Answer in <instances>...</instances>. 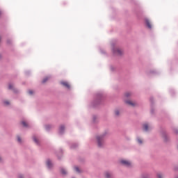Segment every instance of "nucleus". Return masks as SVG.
Listing matches in <instances>:
<instances>
[{"label":"nucleus","instance_id":"1","mask_svg":"<svg viewBox=\"0 0 178 178\" xmlns=\"http://www.w3.org/2000/svg\"><path fill=\"white\" fill-rule=\"evenodd\" d=\"M98 147L104 145V136H97Z\"/></svg>","mask_w":178,"mask_h":178},{"label":"nucleus","instance_id":"2","mask_svg":"<svg viewBox=\"0 0 178 178\" xmlns=\"http://www.w3.org/2000/svg\"><path fill=\"white\" fill-rule=\"evenodd\" d=\"M113 52L114 55H122L123 54V51L119 48H115L113 49Z\"/></svg>","mask_w":178,"mask_h":178},{"label":"nucleus","instance_id":"3","mask_svg":"<svg viewBox=\"0 0 178 178\" xmlns=\"http://www.w3.org/2000/svg\"><path fill=\"white\" fill-rule=\"evenodd\" d=\"M121 163L124 165V166L130 167L131 166V162L127 161V160H122Z\"/></svg>","mask_w":178,"mask_h":178},{"label":"nucleus","instance_id":"4","mask_svg":"<svg viewBox=\"0 0 178 178\" xmlns=\"http://www.w3.org/2000/svg\"><path fill=\"white\" fill-rule=\"evenodd\" d=\"M60 83L62 84V86H63L66 88H70V85L69 84V83L66 81H61Z\"/></svg>","mask_w":178,"mask_h":178},{"label":"nucleus","instance_id":"5","mask_svg":"<svg viewBox=\"0 0 178 178\" xmlns=\"http://www.w3.org/2000/svg\"><path fill=\"white\" fill-rule=\"evenodd\" d=\"M126 104H127L128 105H130L131 106H136V102H133L130 100L127 101Z\"/></svg>","mask_w":178,"mask_h":178},{"label":"nucleus","instance_id":"6","mask_svg":"<svg viewBox=\"0 0 178 178\" xmlns=\"http://www.w3.org/2000/svg\"><path fill=\"white\" fill-rule=\"evenodd\" d=\"M145 23L149 29H152V25H151V22L148 19H145Z\"/></svg>","mask_w":178,"mask_h":178},{"label":"nucleus","instance_id":"7","mask_svg":"<svg viewBox=\"0 0 178 178\" xmlns=\"http://www.w3.org/2000/svg\"><path fill=\"white\" fill-rule=\"evenodd\" d=\"M47 166L49 168H52V162H51V160L47 161Z\"/></svg>","mask_w":178,"mask_h":178},{"label":"nucleus","instance_id":"8","mask_svg":"<svg viewBox=\"0 0 178 178\" xmlns=\"http://www.w3.org/2000/svg\"><path fill=\"white\" fill-rule=\"evenodd\" d=\"M148 129H149L148 124H144L143 129L145 130V131H148Z\"/></svg>","mask_w":178,"mask_h":178},{"label":"nucleus","instance_id":"9","mask_svg":"<svg viewBox=\"0 0 178 178\" xmlns=\"http://www.w3.org/2000/svg\"><path fill=\"white\" fill-rule=\"evenodd\" d=\"M106 178H111L112 177V173L109 172H106Z\"/></svg>","mask_w":178,"mask_h":178},{"label":"nucleus","instance_id":"10","mask_svg":"<svg viewBox=\"0 0 178 178\" xmlns=\"http://www.w3.org/2000/svg\"><path fill=\"white\" fill-rule=\"evenodd\" d=\"M65 130V127L63 125L60 127L59 132L63 133V131Z\"/></svg>","mask_w":178,"mask_h":178},{"label":"nucleus","instance_id":"11","mask_svg":"<svg viewBox=\"0 0 178 178\" xmlns=\"http://www.w3.org/2000/svg\"><path fill=\"white\" fill-rule=\"evenodd\" d=\"M49 79V76L45 77V78L42 80V83H47V81H48Z\"/></svg>","mask_w":178,"mask_h":178},{"label":"nucleus","instance_id":"12","mask_svg":"<svg viewBox=\"0 0 178 178\" xmlns=\"http://www.w3.org/2000/svg\"><path fill=\"white\" fill-rule=\"evenodd\" d=\"M60 172H61L62 175H66V173H67L66 170L63 168H61Z\"/></svg>","mask_w":178,"mask_h":178},{"label":"nucleus","instance_id":"13","mask_svg":"<svg viewBox=\"0 0 178 178\" xmlns=\"http://www.w3.org/2000/svg\"><path fill=\"white\" fill-rule=\"evenodd\" d=\"M22 124L24 126V127H27L28 124L27 122L22 121Z\"/></svg>","mask_w":178,"mask_h":178},{"label":"nucleus","instance_id":"14","mask_svg":"<svg viewBox=\"0 0 178 178\" xmlns=\"http://www.w3.org/2000/svg\"><path fill=\"white\" fill-rule=\"evenodd\" d=\"M8 88H9V90H13V85L12 83H10L8 85Z\"/></svg>","mask_w":178,"mask_h":178},{"label":"nucleus","instance_id":"15","mask_svg":"<svg viewBox=\"0 0 178 178\" xmlns=\"http://www.w3.org/2000/svg\"><path fill=\"white\" fill-rule=\"evenodd\" d=\"M130 95H131V93H130V92H126V93L124 94V96L127 97V98L128 97H130Z\"/></svg>","mask_w":178,"mask_h":178},{"label":"nucleus","instance_id":"16","mask_svg":"<svg viewBox=\"0 0 178 178\" xmlns=\"http://www.w3.org/2000/svg\"><path fill=\"white\" fill-rule=\"evenodd\" d=\"M74 169L76 172H77V173H80V169L79 168V167H75Z\"/></svg>","mask_w":178,"mask_h":178},{"label":"nucleus","instance_id":"17","mask_svg":"<svg viewBox=\"0 0 178 178\" xmlns=\"http://www.w3.org/2000/svg\"><path fill=\"white\" fill-rule=\"evenodd\" d=\"M33 141H35L36 144H38V140L37 139V138L33 137Z\"/></svg>","mask_w":178,"mask_h":178},{"label":"nucleus","instance_id":"18","mask_svg":"<svg viewBox=\"0 0 178 178\" xmlns=\"http://www.w3.org/2000/svg\"><path fill=\"white\" fill-rule=\"evenodd\" d=\"M7 44H8V45H10V44H12V40H7Z\"/></svg>","mask_w":178,"mask_h":178},{"label":"nucleus","instance_id":"19","mask_svg":"<svg viewBox=\"0 0 178 178\" xmlns=\"http://www.w3.org/2000/svg\"><path fill=\"white\" fill-rule=\"evenodd\" d=\"M138 143L139 144H143V140L141 139H140V138H138Z\"/></svg>","mask_w":178,"mask_h":178},{"label":"nucleus","instance_id":"20","mask_svg":"<svg viewBox=\"0 0 178 178\" xmlns=\"http://www.w3.org/2000/svg\"><path fill=\"white\" fill-rule=\"evenodd\" d=\"M157 177H158V178H162V174L158 173V174H157Z\"/></svg>","mask_w":178,"mask_h":178},{"label":"nucleus","instance_id":"21","mask_svg":"<svg viewBox=\"0 0 178 178\" xmlns=\"http://www.w3.org/2000/svg\"><path fill=\"white\" fill-rule=\"evenodd\" d=\"M115 114L116 115V116H119V111L116 110L115 111Z\"/></svg>","mask_w":178,"mask_h":178},{"label":"nucleus","instance_id":"22","mask_svg":"<svg viewBox=\"0 0 178 178\" xmlns=\"http://www.w3.org/2000/svg\"><path fill=\"white\" fill-rule=\"evenodd\" d=\"M17 141L19 143H22V139L20 138V136H17Z\"/></svg>","mask_w":178,"mask_h":178},{"label":"nucleus","instance_id":"23","mask_svg":"<svg viewBox=\"0 0 178 178\" xmlns=\"http://www.w3.org/2000/svg\"><path fill=\"white\" fill-rule=\"evenodd\" d=\"M29 94H30L31 95H33V94H34V92L33 90H29Z\"/></svg>","mask_w":178,"mask_h":178},{"label":"nucleus","instance_id":"24","mask_svg":"<svg viewBox=\"0 0 178 178\" xmlns=\"http://www.w3.org/2000/svg\"><path fill=\"white\" fill-rule=\"evenodd\" d=\"M4 104H5L6 105H9V102L5 101V102H4Z\"/></svg>","mask_w":178,"mask_h":178},{"label":"nucleus","instance_id":"25","mask_svg":"<svg viewBox=\"0 0 178 178\" xmlns=\"http://www.w3.org/2000/svg\"><path fill=\"white\" fill-rule=\"evenodd\" d=\"M19 178H23V175H19Z\"/></svg>","mask_w":178,"mask_h":178},{"label":"nucleus","instance_id":"26","mask_svg":"<svg viewBox=\"0 0 178 178\" xmlns=\"http://www.w3.org/2000/svg\"><path fill=\"white\" fill-rule=\"evenodd\" d=\"M2 15V11L0 10V16Z\"/></svg>","mask_w":178,"mask_h":178},{"label":"nucleus","instance_id":"27","mask_svg":"<svg viewBox=\"0 0 178 178\" xmlns=\"http://www.w3.org/2000/svg\"><path fill=\"white\" fill-rule=\"evenodd\" d=\"M48 127H49L48 126H46V129H47V130H48Z\"/></svg>","mask_w":178,"mask_h":178},{"label":"nucleus","instance_id":"28","mask_svg":"<svg viewBox=\"0 0 178 178\" xmlns=\"http://www.w3.org/2000/svg\"><path fill=\"white\" fill-rule=\"evenodd\" d=\"M142 178H148V177H143Z\"/></svg>","mask_w":178,"mask_h":178}]
</instances>
